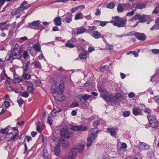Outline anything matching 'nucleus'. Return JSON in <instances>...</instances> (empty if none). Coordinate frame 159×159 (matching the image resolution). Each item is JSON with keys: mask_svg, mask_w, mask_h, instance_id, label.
Returning <instances> with one entry per match:
<instances>
[{"mask_svg": "<svg viewBox=\"0 0 159 159\" xmlns=\"http://www.w3.org/2000/svg\"><path fill=\"white\" fill-rule=\"evenodd\" d=\"M112 19L113 20H111L110 22L114 26L119 28L125 27L127 22L126 19H122L119 16H116L112 17Z\"/></svg>", "mask_w": 159, "mask_h": 159, "instance_id": "obj_1", "label": "nucleus"}, {"mask_svg": "<svg viewBox=\"0 0 159 159\" xmlns=\"http://www.w3.org/2000/svg\"><path fill=\"white\" fill-rule=\"evenodd\" d=\"M21 57L20 52H16L14 50H11L9 51L5 59L6 60H9L12 58L13 59H20Z\"/></svg>", "mask_w": 159, "mask_h": 159, "instance_id": "obj_2", "label": "nucleus"}, {"mask_svg": "<svg viewBox=\"0 0 159 159\" xmlns=\"http://www.w3.org/2000/svg\"><path fill=\"white\" fill-rule=\"evenodd\" d=\"M150 126L153 128H156L158 125V122L156 118L152 115H149L147 116Z\"/></svg>", "mask_w": 159, "mask_h": 159, "instance_id": "obj_3", "label": "nucleus"}, {"mask_svg": "<svg viewBox=\"0 0 159 159\" xmlns=\"http://www.w3.org/2000/svg\"><path fill=\"white\" fill-rule=\"evenodd\" d=\"M53 95L55 99L57 101L62 102L65 98L64 95L62 94V92H54Z\"/></svg>", "mask_w": 159, "mask_h": 159, "instance_id": "obj_4", "label": "nucleus"}, {"mask_svg": "<svg viewBox=\"0 0 159 159\" xmlns=\"http://www.w3.org/2000/svg\"><path fill=\"white\" fill-rule=\"evenodd\" d=\"M98 132V129L97 128L91 129L89 134L88 138L93 140H94L97 137V134Z\"/></svg>", "mask_w": 159, "mask_h": 159, "instance_id": "obj_5", "label": "nucleus"}, {"mask_svg": "<svg viewBox=\"0 0 159 159\" xmlns=\"http://www.w3.org/2000/svg\"><path fill=\"white\" fill-rule=\"evenodd\" d=\"M60 135L62 138L69 139L71 137V134L66 129L62 128L60 130Z\"/></svg>", "mask_w": 159, "mask_h": 159, "instance_id": "obj_6", "label": "nucleus"}, {"mask_svg": "<svg viewBox=\"0 0 159 159\" xmlns=\"http://www.w3.org/2000/svg\"><path fill=\"white\" fill-rule=\"evenodd\" d=\"M70 129L74 131H86L88 129L87 127L86 126L75 125L72 126Z\"/></svg>", "mask_w": 159, "mask_h": 159, "instance_id": "obj_7", "label": "nucleus"}, {"mask_svg": "<svg viewBox=\"0 0 159 159\" xmlns=\"http://www.w3.org/2000/svg\"><path fill=\"white\" fill-rule=\"evenodd\" d=\"M18 135V132L15 134H13L12 132L9 133L6 136L7 140L8 141H14Z\"/></svg>", "mask_w": 159, "mask_h": 159, "instance_id": "obj_8", "label": "nucleus"}, {"mask_svg": "<svg viewBox=\"0 0 159 159\" xmlns=\"http://www.w3.org/2000/svg\"><path fill=\"white\" fill-rule=\"evenodd\" d=\"M142 109H140L138 106L137 107L134 106L132 108V113L135 116L142 115Z\"/></svg>", "mask_w": 159, "mask_h": 159, "instance_id": "obj_9", "label": "nucleus"}, {"mask_svg": "<svg viewBox=\"0 0 159 159\" xmlns=\"http://www.w3.org/2000/svg\"><path fill=\"white\" fill-rule=\"evenodd\" d=\"M27 4V2L25 1L23 2L20 5V7L16 8L15 10V14H17L20 13L21 11H24L23 9V6Z\"/></svg>", "mask_w": 159, "mask_h": 159, "instance_id": "obj_10", "label": "nucleus"}, {"mask_svg": "<svg viewBox=\"0 0 159 159\" xmlns=\"http://www.w3.org/2000/svg\"><path fill=\"white\" fill-rule=\"evenodd\" d=\"M134 35L138 39L140 40L144 41L146 39V36L144 33L136 32Z\"/></svg>", "mask_w": 159, "mask_h": 159, "instance_id": "obj_11", "label": "nucleus"}, {"mask_svg": "<svg viewBox=\"0 0 159 159\" xmlns=\"http://www.w3.org/2000/svg\"><path fill=\"white\" fill-rule=\"evenodd\" d=\"M72 15L67 13L66 15V17L63 19V20L67 23H70L72 20Z\"/></svg>", "mask_w": 159, "mask_h": 159, "instance_id": "obj_12", "label": "nucleus"}, {"mask_svg": "<svg viewBox=\"0 0 159 159\" xmlns=\"http://www.w3.org/2000/svg\"><path fill=\"white\" fill-rule=\"evenodd\" d=\"M107 130L112 136H115L116 135L118 131L116 129L113 128H109L107 129Z\"/></svg>", "mask_w": 159, "mask_h": 159, "instance_id": "obj_13", "label": "nucleus"}, {"mask_svg": "<svg viewBox=\"0 0 159 159\" xmlns=\"http://www.w3.org/2000/svg\"><path fill=\"white\" fill-rule=\"evenodd\" d=\"M77 154L76 152L73 150H71L69 153L68 159H75Z\"/></svg>", "mask_w": 159, "mask_h": 159, "instance_id": "obj_14", "label": "nucleus"}, {"mask_svg": "<svg viewBox=\"0 0 159 159\" xmlns=\"http://www.w3.org/2000/svg\"><path fill=\"white\" fill-rule=\"evenodd\" d=\"M55 24L57 26H61V19L60 16L56 17L53 20Z\"/></svg>", "mask_w": 159, "mask_h": 159, "instance_id": "obj_15", "label": "nucleus"}, {"mask_svg": "<svg viewBox=\"0 0 159 159\" xmlns=\"http://www.w3.org/2000/svg\"><path fill=\"white\" fill-rule=\"evenodd\" d=\"M61 142L62 144V147L64 149L67 148L69 147V143L68 141H66L64 139H61Z\"/></svg>", "mask_w": 159, "mask_h": 159, "instance_id": "obj_16", "label": "nucleus"}, {"mask_svg": "<svg viewBox=\"0 0 159 159\" xmlns=\"http://www.w3.org/2000/svg\"><path fill=\"white\" fill-rule=\"evenodd\" d=\"M92 36L96 39L100 38L102 36L101 34L97 31H93Z\"/></svg>", "mask_w": 159, "mask_h": 159, "instance_id": "obj_17", "label": "nucleus"}, {"mask_svg": "<svg viewBox=\"0 0 159 159\" xmlns=\"http://www.w3.org/2000/svg\"><path fill=\"white\" fill-rule=\"evenodd\" d=\"M84 146L81 144L76 147H75L73 149L80 152H82L84 150Z\"/></svg>", "mask_w": 159, "mask_h": 159, "instance_id": "obj_18", "label": "nucleus"}, {"mask_svg": "<svg viewBox=\"0 0 159 159\" xmlns=\"http://www.w3.org/2000/svg\"><path fill=\"white\" fill-rule=\"evenodd\" d=\"M135 18L136 20H139V22L140 23H144L143 20V14L142 15L140 14H137L135 15Z\"/></svg>", "mask_w": 159, "mask_h": 159, "instance_id": "obj_19", "label": "nucleus"}, {"mask_svg": "<svg viewBox=\"0 0 159 159\" xmlns=\"http://www.w3.org/2000/svg\"><path fill=\"white\" fill-rule=\"evenodd\" d=\"M28 71H23L22 77L24 79L29 80L31 78V75L29 74Z\"/></svg>", "mask_w": 159, "mask_h": 159, "instance_id": "obj_20", "label": "nucleus"}, {"mask_svg": "<svg viewBox=\"0 0 159 159\" xmlns=\"http://www.w3.org/2000/svg\"><path fill=\"white\" fill-rule=\"evenodd\" d=\"M60 150V144H57L56 145L54 150L55 154L58 156L59 155Z\"/></svg>", "mask_w": 159, "mask_h": 159, "instance_id": "obj_21", "label": "nucleus"}, {"mask_svg": "<svg viewBox=\"0 0 159 159\" xmlns=\"http://www.w3.org/2000/svg\"><path fill=\"white\" fill-rule=\"evenodd\" d=\"M10 126L8 125L6 128L4 129H0V133L2 134H8L9 129L10 128Z\"/></svg>", "mask_w": 159, "mask_h": 159, "instance_id": "obj_22", "label": "nucleus"}, {"mask_svg": "<svg viewBox=\"0 0 159 159\" xmlns=\"http://www.w3.org/2000/svg\"><path fill=\"white\" fill-rule=\"evenodd\" d=\"M107 93H102V94L101 96L102 98L104 99V100L107 102L110 101L111 99V97L109 95H107Z\"/></svg>", "mask_w": 159, "mask_h": 159, "instance_id": "obj_23", "label": "nucleus"}, {"mask_svg": "<svg viewBox=\"0 0 159 159\" xmlns=\"http://www.w3.org/2000/svg\"><path fill=\"white\" fill-rule=\"evenodd\" d=\"M84 17L83 14L80 12H79L75 15L74 19L75 20L82 19Z\"/></svg>", "mask_w": 159, "mask_h": 159, "instance_id": "obj_24", "label": "nucleus"}, {"mask_svg": "<svg viewBox=\"0 0 159 159\" xmlns=\"http://www.w3.org/2000/svg\"><path fill=\"white\" fill-rule=\"evenodd\" d=\"M77 30L76 34H83L86 31L85 29L83 27L78 28L77 29Z\"/></svg>", "mask_w": 159, "mask_h": 159, "instance_id": "obj_25", "label": "nucleus"}, {"mask_svg": "<svg viewBox=\"0 0 159 159\" xmlns=\"http://www.w3.org/2000/svg\"><path fill=\"white\" fill-rule=\"evenodd\" d=\"M39 20H36L32 22L30 24L28 25V26L30 28H32V26H38L39 24Z\"/></svg>", "mask_w": 159, "mask_h": 159, "instance_id": "obj_26", "label": "nucleus"}, {"mask_svg": "<svg viewBox=\"0 0 159 159\" xmlns=\"http://www.w3.org/2000/svg\"><path fill=\"white\" fill-rule=\"evenodd\" d=\"M72 42H71V41L70 40L68 41L66 43H65V45L66 47L70 48H73L75 47L74 45L72 43Z\"/></svg>", "mask_w": 159, "mask_h": 159, "instance_id": "obj_27", "label": "nucleus"}, {"mask_svg": "<svg viewBox=\"0 0 159 159\" xmlns=\"http://www.w3.org/2000/svg\"><path fill=\"white\" fill-rule=\"evenodd\" d=\"M143 20L144 22L147 21L148 20L152 21L153 19H152L150 15H146L143 14Z\"/></svg>", "mask_w": 159, "mask_h": 159, "instance_id": "obj_28", "label": "nucleus"}, {"mask_svg": "<svg viewBox=\"0 0 159 159\" xmlns=\"http://www.w3.org/2000/svg\"><path fill=\"white\" fill-rule=\"evenodd\" d=\"M65 86L63 81H61L59 84V89L61 92H63Z\"/></svg>", "mask_w": 159, "mask_h": 159, "instance_id": "obj_29", "label": "nucleus"}, {"mask_svg": "<svg viewBox=\"0 0 159 159\" xmlns=\"http://www.w3.org/2000/svg\"><path fill=\"white\" fill-rule=\"evenodd\" d=\"M123 6L121 3H119L117 5V10L118 12H122L123 11Z\"/></svg>", "mask_w": 159, "mask_h": 159, "instance_id": "obj_30", "label": "nucleus"}, {"mask_svg": "<svg viewBox=\"0 0 159 159\" xmlns=\"http://www.w3.org/2000/svg\"><path fill=\"white\" fill-rule=\"evenodd\" d=\"M33 48L36 52H39L41 51V47L39 44H34Z\"/></svg>", "mask_w": 159, "mask_h": 159, "instance_id": "obj_31", "label": "nucleus"}, {"mask_svg": "<svg viewBox=\"0 0 159 159\" xmlns=\"http://www.w3.org/2000/svg\"><path fill=\"white\" fill-rule=\"evenodd\" d=\"M58 86L56 84H53L51 87V89L52 91V92L53 93L54 92H58L57 91V89Z\"/></svg>", "mask_w": 159, "mask_h": 159, "instance_id": "obj_32", "label": "nucleus"}, {"mask_svg": "<svg viewBox=\"0 0 159 159\" xmlns=\"http://www.w3.org/2000/svg\"><path fill=\"white\" fill-rule=\"evenodd\" d=\"M32 64H34L35 67L38 69L41 68V64L39 61H35L33 62Z\"/></svg>", "mask_w": 159, "mask_h": 159, "instance_id": "obj_33", "label": "nucleus"}, {"mask_svg": "<svg viewBox=\"0 0 159 159\" xmlns=\"http://www.w3.org/2000/svg\"><path fill=\"white\" fill-rule=\"evenodd\" d=\"M138 9H142L145 8L147 6V4L145 3H138Z\"/></svg>", "mask_w": 159, "mask_h": 159, "instance_id": "obj_34", "label": "nucleus"}, {"mask_svg": "<svg viewBox=\"0 0 159 159\" xmlns=\"http://www.w3.org/2000/svg\"><path fill=\"white\" fill-rule=\"evenodd\" d=\"M87 55L86 53L83 52L79 55V57L81 60H84L86 58Z\"/></svg>", "mask_w": 159, "mask_h": 159, "instance_id": "obj_35", "label": "nucleus"}, {"mask_svg": "<svg viewBox=\"0 0 159 159\" xmlns=\"http://www.w3.org/2000/svg\"><path fill=\"white\" fill-rule=\"evenodd\" d=\"M97 22L100 23L99 25L102 27L104 26L107 23L106 22L104 21H102L98 20H95L94 21V23Z\"/></svg>", "mask_w": 159, "mask_h": 159, "instance_id": "obj_36", "label": "nucleus"}, {"mask_svg": "<svg viewBox=\"0 0 159 159\" xmlns=\"http://www.w3.org/2000/svg\"><path fill=\"white\" fill-rule=\"evenodd\" d=\"M115 7V4L113 2H110L107 5V7L108 8L113 9Z\"/></svg>", "mask_w": 159, "mask_h": 159, "instance_id": "obj_37", "label": "nucleus"}, {"mask_svg": "<svg viewBox=\"0 0 159 159\" xmlns=\"http://www.w3.org/2000/svg\"><path fill=\"white\" fill-rule=\"evenodd\" d=\"M91 97V95L86 94L82 97V98L84 100H88Z\"/></svg>", "mask_w": 159, "mask_h": 159, "instance_id": "obj_38", "label": "nucleus"}, {"mask_svg": "<svg viewBox=\"0 0 159 159\" xmlns=\"http://www.w3.org/2000/svg\"><path fill=\"white\" fill-rule=\"evenodd\" d=\"M94 140H93L92 139H89L88 137L87 139V146H90L92 144L93 141Z\"/></svg>", "mask_w": 159, "mask_h": 159, "instance_id": "obj_39", "label": "nucleus"}, {"mask_svg": "<svg viewBox=\"0 0 159 159\" xmlns=\"http://www.w3.org/2000/svg\"><path fill=\"white\" fill-rule=\"evenodd\" d=\"M30 61H27L26 63H25V67L24 68V71H28V70H29V65H30Z\"/></svg>", "mask_w": 159, "mask_h": 159, "instance_id": "obj_40", "label": "nucleus"}, {"mask_svg": "<svg viewBox=\"0 0 159 159\" xmlns=\"http://www.w3.org/2000/svg\"><path fill=\"white\" fill-rule=\"evenodd\" d=\"M21 96L25 98H27L29 96V93L28 92L25 91L22 93L21 94Z\"/></svg>", "mask_w": 159, "mask_h": 159, "instance_id": "obj_41", "label": "nucleus"}, {"mask_svg": "<svg viewBox=\"0 0 159 159\" xmlns=\"http://www.w3.org/2000/svg\"><path fill=\"white\" fill-rule=\"evenodd\" d=\"M138 3L134 4L132 6L131 9L134 11H135L137 9H138Z\"/></svg>", "mask_w": 159, "mask_h": 159, "instance_id": "obj_42", "label": "nucleus"}, {"mask_svg": "<svg viewBox=\"0 0 159 159\" xmlns=\"http://www.w3.org/2000/svg\"><path fill=\"white\" fill-rule=\"evenodd\" d=\"M48 123L51 125L53 123V120L52 117L51 116H48V120H47Z\"/></svg>", "mask_w": 159, "mask_h": 159, "instance_id": "obj_43", "label": "nucleus"}, {"mask_svg": "<svg viewBox=\"0 0 159 159\" xmlns=\"http://www.w3.org/2000/svg\"><path fill=\"white\" fill-rule=\"evenodd\" d=\"M84 119H85V120H87V121L91 122L94 119V116H91L89 117L88 118H83Z\"/></svg>", "mask_w": 159, "mask_h": 159, "instance_id": "obj_44", "label": "nucleus"}, {"mask_svg": "<svg viewBox=\"0 0 159 159\" xmlns=\"http://www.w3.org/2000/svg\"><path fill=\"white\" fill-rule=\"evenodd\" d=\"M17 102L18 103L19 106L21 107L22 105L24 103V100H23L21 98L19 100H18L17 101Z\"/></svg>", "mask_w": 159, "mask_h": 159, "instance_id": "obj_45", "label": "nucleus"}, {"mask_svg": "<svg viewBox=\"0 0 159 159\" xmlns=\"http://www.w3.org/2000/svg\"><path fill=\"white\" fill-rule=\"evenodd\" d=\"M99 91L101 93H107V91L105 90H103L101 87H99L98 88Z\"/></svg>", "mask_w": 159, "mask_h": 159, "instance_id": "obj_46", "label": "nucleus"}, {"mask_svg": "<svg viewBox=\"0 0 159 159\" xmlns=\"http://www.w3.org/2000/svg\"><path fill=\"white\" fill-rule=\"evenodd\" d=\"M100 122V121L98 120L96 121L93 123V125L95 128H97V127L99 125Z\"/></svg>", "mask_w": 159, "mask_h": 159, "instance_id": "obj_47", "label": "nucleus"}, {"mask_svg": "<svg viewBox=\"0 0 159 159\" xmlns=\"http://www.w3.org/2000/svg\"><path fill=\"white\" fill-rule=\"evenodd\" d=\"M27 89L30 92L32 93L34 91V88L31 86H29L27 87Z\"/></svg>", "mask_w": 159, "mask_h": 159, "instance_id": "obj_48", "label": "nucleus"}, {"mask_svg": "<svg viewBox=\"0 0 159 159\" xmlns=\"http://www.w3.org/2000/svg\"><path fill=\"white\" fill-rule=\"evenodd\" d=\"M123 6L124 7V8L127 9L130 7V4L129 3H126L123 4Z\"/></svg>", "mask_w": 159, "mask_h": 159, "instance_id": "obj_49", "label": "nucleus"}, {"mask_svg": "<svg viewBox=\"0 0 159 159\" xmlns=\"http://www.w3.org/2000/svg\"><path fill=\"white\" fill-rule=\"evenodd\" d=\"M22 79L19 78L17 77L14 78V82L15 83H18L21 81Z\"/></svg>", "mask_w": 159, "mask_h": 159, "instance_id": "obj_50", "label": "nucleus"}, {"mask_svg": "<svg viewBox=\"0 0 159 159\" xmlns=\"http://www.w3.org/2000/svg\"><path fill=\"white\" fill-rule=\"evenodd\" d=\"M44 155L43 156L45 158H46L48 156V154L47 152V150L46 149L44 148L43 151Z\"/></svg>", "mask_w": 159, "mask_h": 159, "instance_id": "obj_51", "label": "nucleus"}, {"mask_svg": "<svg viewBox=\"0 0 159 159\" xmlns=\"http://www.w3.org/2000/svg\"><path fill=\"white\" fill-rule=\"evenodd\" d=\"M153 99L155 100V102L158 104H159V96H154V97L152 98Z\"/></svg>", "mask_w": 159, "mask_h": 159, "instance_id": "obj_52", "label": "nucleus"}, {"mask_svg": "<svg viewBox=\"0 0 159 159\" xmlns=\"http://www.w3.org/2000/svg\"><path fill=\"white\" fill-rule=\"evenodd\" d=\"M130 113L129 111H125L123 113V116L124 117H127L129 116Z\"/></svg>", "mask_w": 159, "mask_h": 159, "instance_id": "obj_53", "label": "nucleus"}, {"mask_svg": "<svg viewBox=\"0 0 159 159\" xmlns=\"http://www.w3.org/2000/svg\"><path fill=\"white\" fill-rule=\"evenodd\" d=\"M79 104L77 102H73L70 105L71 108L77 107L78 106Z\"/></svg>", "mask_w": 159, "mask_h": 159, "instance_id": "obj_54", "label": "nucleus"}, {"mask_svg": "<svg viewBox=\"0 0 159 159\" xmlns=\"http://www.w3.org/2000/svg\"><path fill=\"white\" fill-rule=\"evenodd\" d=\"M28 55V53L26 51H24L23 53V56L25 59H26Z\"/></svg>", "mask_w": 159, "mask_h": 159, "instance_id": "obj_55", "label": "nucleus"}, {"mask_svg": "<svg viewBox=\"0 0 159 159\" xmlns=\"http://www.w3.org/2000/svg\"><path fill=\"white\" fill-rule=\"evenodd\" d=\"M152 52L155 54H157L159 52V50L157 49H152L151 50Z\"/></svg>", "mask_w": 159, "mask_h": 159, "instance_id": "obj_56", "label": "nucleus"}, {"mask_svg": "<svg viewBox=\"0 0 159 159\" xmlns=\"http://www.w3.org/2000/svg\"><path fill=\"white\" fill-rule=\"evenodd\" d=\"M134 12L133 11H132L127 13L126 15L127 16H130L134 15Z\"/></svg>", "mask_w": 159, "mask_h": 159, "instance_id": "obj_57", "label": "nucleus"}, {"mask_svg": "<svg viewBox=\"0 0 159 159\" xmlns=\"http://www.w3.org/2000/svg\"><path fill=\"white\" fill-rule=\"evenodd\" d=\"M135 96L134 93L133 92H130L128 94V97L130 98H133Z\"/></svg>", "mask_w": 159, "mask_h": 159, "instance_id": "obj_58", "label": "nucleus"}, {"mask_svg": "<svg viewBox=\"0 0 159 159\" xmlns=\"http://www.w3.org/2000/svg\"><path fill=\"white\" fill-rule=\"evenodd\" d=\"M144 111L146 113H148L149 114H150L151 113V110L150 109L145 108L144 109Z\"/></svg>", "mask_w": 159, "mask_h": 159, "instance_id": "obj_59", "label": "nucleus"}, {"mask_svg": "<svg viewBox=\"0 0 159 159\" xmlns=\"http://www.w3.org/2000/svg\"><path fill=\"white\" fill-rule=\"evenodd\" d=\"M101 14V11L99 9L96 10L95 13V15L96 16H98L100 15Z\"/></svg>", "mask_w": 159, "mask_h": 159, "instance_id": "obj_60", "label": "nucleus"}, {"mask_svg": "<svg viewBox=\"0 0 159 159\" xmlns=\"http://www.w3.org/2000/svg\"><path fill=\"white\" fill-rule=\"evenodd\" d=\"M157 8H155L153 11L152 13L153 14H157L159 13V10L157 9Z\"/></svg>", "mask_w": 159, "mask_h": 159, "instance_id": "obj_61", "label": "nucleus"}, {"mask_svg": "<svg viewBox=\"0 0 159 159\" xmlns=\"http://www.w3.org/2000/svg\"><path fill=\"white\" fill-rule=\"evenodd\" d=\"M4 103L6 107H8L10 106V102L8 101H5L4 102Z\"/></svg>", "mask_w": 159, "mask_h": 159, "instance_id": "obj_62", "label": "nucleus"}, {"mask_svg": "<svg viewBox=\"0 0 159 159\" xmlns=\"http://www.w3.org/2000/svg\"><path fill=\"white\" fill-rule=\"evenodd\" d=\"M58 113V111L56 110H53L52 112V114L53 116H55L57 115V113Z\"/></svg>", "mask_w": 159, "mask_h": 159, "instance_id": "obj_63", "label": "nucleus"}, {"mask_svg": "<svg viewBox=\"0 0 159 159\" xmlns=\"http://www.w3.org/2000/svg\"><path fill=\"white\" fill-rule=\"evenodd\" d=\"M107 49L111 50L113 49V47L111 45H108L106 47Z\"/></svg>", "mask_w": 159, "mask_h": 159, "instance_id": "obj_64", "label": "nucleus"}]
</instances>
